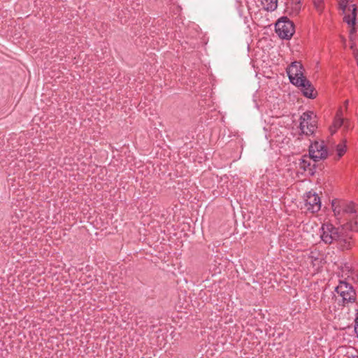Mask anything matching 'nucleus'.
Segmentation results:
<instances>
[{
    "label": "nucleus",
    "instance_id": "obj_12",
    "mask_svg": "<svg viewBox=\"0 0 358 358\" xmlns=\"http://www.w3.org/2000/svg\"><path fill=\"white\" fill-rule=\"evenodd\" d=\"M308 260L311 263L316 270L319 269L322 264V256L318 251H311L308 255Z\"/></svg>",
    "mask_w": 358,
    "mask_h": 358
},
{
    "label": "nucleus",
    "instance_id": "obj_21",
    "mask_svg": "<svg viewBox=\"0 0 358 358\" xmlns=\"http://www.w3.org/2000/svg\"><path fill=\"white\" fill-rule=\"evenodd\" d=\"M355 327H358V316L355 319Z\"/></svg>",
    "mask_w": 358,
    "mask_h": 358
},
{
    "label": "nucleus",
    "instance_id": "obj_3",
    "mask_svg": "<svg viewBox=\"0 0 358 358\" xmlns=\"http://www.w3.org/2000/svg\"><path fill=\"white\" fill-rule=\"evenodd\" d=\"M317 127V118L313 111H306L300 117L299 128L302 134H313Z\"/></svg>",
    "mask_w": 358,
    "mask_h": 358
},
{
    "label": "nucleus",
    "instance_id": "obj_18",
    "mask_svg": "<svg viewBox=\"0 0 358 358\" xmlns=\"http://www.w3.org/2000/svg\"><path fill=\"white\" fill-rule=\"evenodd\" d=\"M315 9L319 13H322L324 8V0H313Z\"/></svg>",
    "mask_w": 358,
    "mask_h": 358
},
{
    "label": "nucleus",
    "instance_id": "obj_11",
    "mask_svg": "<svg viewBox=\"0 0 358 358\" xmlns=\"http://www.w3.org/2000/svg\"><path fill=\"white\" fill-rule=\"evenodd\" d=\"M296 86L301 87L303 95L310 99L316 97V92L314 87L311 85L310 83L306 78L303 80L301 85H296Z\"/></svg>",
    "mask_w": 358,
    "mask_h": 358
},
{
    "label": "nucleus",
    "instance_id": "obj_14",
    "mask_svg": "<svg viewBox=\"0 0 358 358\" xmlns=\"http://www.w3.org/2000/svg\"><path fill=\"white\" fill-rule=\"evenodd\" d=\"M262 8L267 11L275 10L278 6V0H259Z\"/></svg>",
    "mask_w": 358,
    "mask_h": 358
},
{
    "label": "nucleus",
    "instance_id": "obj_16",
    "mask_svg": "<svg viewBox=\"0 0 358 358\" xmlns=\"http://www.w3.org/2000/svg\"><path fill=\"white\" fill-rule=\"evenodd\" d=\"M344 269L343 271L344 273L342 274L343 277L347 278L352 276L354 280L358 282V271L355 273L352 272L351 268L348 264L345 265Z\"/></svg>",
    "mask_w": 358,
    "mask_h": 358
},
{
    "label": "nucleus",
    "instance_id": "obj_2",
    "mask_svg": "<svg viewBox=\"0 0 358 358\" xmlns=\"http://www.w3.org/2000/svg\"><path fill=\"white\" fill-rule=\"evenodd\" d=\"M331 208L335 217L338 220H347L355 213L356 206L352 201L335 199L331 202Z\"/></svg>",
    "mask_w": 358,
    "mask_h": 358
},
{
    "label": "nucleus",
    "instance_id": "obj_22",
    "mask_svg": "<svg viewBox=\"0 0 358 358\" xmlns=\"http://www.w3.org/2000/svg\"><path fill=\"white\" fill-rule=\"evenodd\" d=\"M355 331L358 337V326L357 327H355Z\"/></svg>",
    "mask_w": 358,
    "mask_h": 358
},
{
    "label": "nucleus",
    "instance_id": "obj_1",
    "mask_svg": "<svg viewBox=\"0 0 358 358\" xmlns=\"http://www.w3.org/2000/svg\"><path fill=\"white\" fill-rule=\"evenodd\" d=\"M338 5L344 15L343 20L348 26L349 36L351 40L356 33V7L352 0H338Z\"/></svg>",
    "mask_w": 358,
    "mask_h": 358
},
{
    "label": "nucleus",
    "instance_id": "obj_5",
    "mask_svg": "<svg viewBox=\"0 0 358 358\" xmlns=\"http://www.w3.org/2000/svg\"><path fill=\"white\" fill-rule=\"evenodd\" d=\"M303 71V66L299 62H292L286 69L290 82L294 85H301L303 80L306 79Z\"/></svg>",
    "mask_w": 358,
    "mask_h": 358
},
{
    "label": "nucleus",
    "instance_id": "obj_9",
    "mask_svg": "<svg viewBox=\"0 0 358 358\" xmlns=\"http://www.w3.org/2000/svg\"><path fill=\"white\" fill-rule=\"evenodd\" d=\"M327 149L322 141H315L309 148V155L315 162L325 159L327 157Z\"/></svg>",
    "mask_w": 358,
    "mask_h": 358
},
{
    "label": "nucleus",
    "instance_id": "obj_13",
    "mask_svg": "<svg viewBox=\"0 0 358 358\" xmlns=\"http://www.w3.org/2000/svg\"><path fill=\"white\" fill-rule=\"evenodd\" d=\"M344 124V119L343 117L342 110H338L335 118L334 120L332 125L330 127L329 130L331 134H334L338 128H340Z\"/></svg>",
    "mask_w": 358,
    "mask_h": 358
},
{
    "label": "nucleus",
    "instance_id": "obj_4",
    "mask_svg": "<svg viewBox=\"0 0 358 358\" xmlns=\"http://www.w3.org/2000/svg\"><path fill=\"white\" fill-rule=\"evenodd\" d=\"M320 237L322 241L327 244H330L337 240L345 241V238L339 231V229L329 223L324 224L322 226Z\"/></svg>",
    "mask_w": 358,
    "mask_h": 358
},
{
    "label": "nucleus",
    "instance_id": "obj_6",
    "mask_svg": "<svg viewBox=\"0 0 358 358\" xmlns=\"http://www.w3.org/2000/svg\"><path fill=\"white\" fill-rule=\"evenodd\" d=\"M275 31L280 38L289 39L294 33V24L287 17H282L276 22Z\"/></svg>",
    "mask_w": 358,
    "mask_h": 358
},
{
    "label": "nucleus",
    "instance_id": "obj_23",
    "mask_svg": "<svg viewBox=\"0 0 358 358\" xmlns=\"http://www.w3.org/2000/svg\"><path fill=\"white\" fill-rule=\"evenodd\" d=\"M356 60H357V64H358V53L356 55Z\"/></svg>",
    "mask_w": 358,
    "mask_h": 358
},
{
    "label": "nucleus",
    "instance_id": "obj_10",
    "mask_svg": "<svg viewBox=\"0 0 358 358\" xmlns=\"http://www.w3.org/2000/svg\"><path fill=\"white\" fill-rule=\"evenodd\" d=\"M311 159L310 156L304 155L298 160L296 165L301 170L299 171V173L303 174L304 172H307L309 175H313L315 164L311 163Z\"/></svg>",
    "mask_w": 358,
    "mask_h": 358
},
{
    "label": "nucleus",
    "instance_id": "obj_17",
    "mask_svg": "<svg viewBox=\"0 0 358 358\" xmlns=\"http://www.w3.org/2000/svg\"><path fill=\"white\" fill-rule=\"evenodd\" d=\"M347 148L345 142H341L336 145V152L338 158H341L346 152Z\"/></svg>",
    "mask_w": 358,
    "mask_h": 358
},
{
    "label": "nucleus",
    "instance_id": "obj_8",
    "mask_svg": "<svg viewBox=\"0 0 358 358\" xmlns=\"http://www.w3.org/2000/svg\"><path fill=\"white\" fill-rule=\"evenodd\" d=\"M304 208L310 213H317L321 208V200L315 193L309 192L304 196Z\"/></svg>",
    "mask_w": 358,
    "mask_h": 358
},
{
    "label": "nucleus",
    "instance_id": "obj_7",
    "mask_svg": "<svg viewBox=\"0 0 358 358\" xmlns=\"http://www.w3.org/2000/svg\"><path fill=\"white\" fill-rule=\"evenodd\" d=\"M336 292L342 298L343 303L354 302L355 300L356 294L353 287L345 281H340Z\"/></svg>",
    "mask_w": 358,
    "mask_h": 358
},
{
    "label": "nucleus",
    "instance_id": "obj_19",
    "mask_svg": "<svg viewBox=\"0 0 358 358\" xmlns=\"http://www.w3.org/2000/svg\"><path fill=\"white\" fill-rule=\"evenodd\" d=\"M345 351H346L345 358H358L357 356L354 355L355 350L353 348H350L346 349V348H342L339 350L338 352L343 353Z\"/></svg>",
    "mask_w": 358,
    "mask_h": 358
},
{
    "label": "nucleus",
    "instance_id": "obj_15",
    "mask_svg": "<svg viewBox=\"0 0 358 358\" xmlns=\"http://www.w3.org/2000/svg\"><path fill=\"white\" fill-rule=\"evenodd\" d=\"M347 220H349L347 224L350 229L358 231V214L357 213V208L355 209V213L350 216Z\"/></svg>",
    "mask_w": 358,
    "mask_h": 358
},
{
    "label": "nucleus",
    "instance_id": "obj_20",
    "mask_svg": "<svg viewBox=\"0 0 358 358\" xmlns=\"http://www.w3.org/2000/svg\"><path fill=\"white\" fill-rule=\"evenodd\" d=\"M300 5H299V3H297L295 4V7H294V10H293V13L294 14H297L300 10Z\"/></svg>",
    "mask_w": 358,
    "mask_h": 358
}]
</instances>
